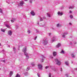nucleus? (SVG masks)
Instances as JSON below:
<instances>
[{"instance_id": "nucleus-25", "label": "nucleus", "mask_w": 77, "mask_h": 77, "mask_svg": "<svg viewBox=\"0 0 77 77\" xmlns=\"http://www.w3.org/2000/svg\"><path fill=\"white\" fill-rule=\"evenodd\" d=\"M40 21H43V19H42V18L41 17H40Z\"/></svg>"}, {"instance_id": "nucleus-6", "label": "nucleus", "mask_w": 77, "mask_h": 77, "mask_svg": "<svg viewBox=\"0 0 77 77\" xmlns=\"http://www.w3.org/2000/svg\"><path fill=\"white\" fill-rule=\"evenodd\" d=\"M23 5H24V2L23 1H21L20 2V4L18 5V6H23Z\"/></svg>"}, {"instance_id": "nucleus-58", "label": "nucleus", "mask_w": 77, "mask_h": 77, "mask_svg": "<svg viewBox=\"0 0 77 77\" xmlns=\"http://www.w3.org/2000/svg\"><path fill=\"white\" fill-rule=\"evenodd\" d=\"M55 3L56 4V2H55Z\"/></svg>"}, {"instance_id": "nucleus-59", "label": "nucleus", "mask_w": 77, "mask_h": 77, "mask_svg": "<svg viewBox=\"0 0 77 77\" xmlns=\"http://www.w3.org/2000/svg\"><path fill=\"white\" fill-rule=\"evenodd\" d=\"M14 20H15V19H14Z\"/></svg>"}, {"instance_id": "nucleus-30", "label": "nucleus", "mask_w": 77, "mask_h": 77, "mask_svg": "<svg viewBox=\"0 0 77 77\" xmlns=\"http://www.w3.org/2000/svg\"><path fill=\"white\" fill-rule=\"evenodd\" d=\"M13 50L15 53V51L16 50V49L15 48H13Z\"/></svg>"}, {"instance_id": "nucleus-28", "label": "nucleus", "mask_w": 77, "mask_h": 77, "mask_svg": "<svg viewBox=\"0 0 77 77\" xmlns=\"http://www.w3.org/2000/svg\"><path fill=\"white\" fill-rule=\"evenodd\" d=\"M48 35H49V36H51V33H48Z\"/></svg>"}, {"instance_id": "nucleus-10", "label": "nucleus", "mask_w": 77, "mask_h": 77, "mask_svg": "<svg viewBox=\"0 0 77 77\" xmlns=\"http://www.w3.org/2000/svg\"><path fill=\"white\" fill-rule=\"evenodd\" d=\"M61 46V44L60 43H59L57 44V45H56V47L57 48H59Z\"/></svg>"}, {"instance_id": "nucleus-24", "label": "nucleus", "mask_w": 77, "mask_h": 77, "mask_svg": "<svg viewBox=\"0 0 77 77\" xmlns=\"http://www.w3.org/2000/svg\"><path fill=\"white\" fill-rule=\"evenodd\" d=\"M27 32L28 33H29V34L31 33V32H30V30H28Z\"/></svg>"}, {"instance_id": "nucleus-19", "label": "nucleus", "mask_w": 77, "mask_h": 77, "mask_svg": "<svg viewBox=\"0 0 77 77\" xmlns=\"http://www.w3.org/2000/svg\"><path fill=\"white\" fill-rule=\"evenodd\" d=\"M15 77H20V75L18 73H17V75H16Z\"/></svg>"}, {"instance_id": "nucleus-38", "label": "nucleus", "mask_w": 77, "mask_h": 77, "mask_svg": "<svg viewBox=\"0 0 77 77\" xmlns=\"http://www.w3.org/2000/svg\"><path fill=\"white\" fill-rule=\"evenodd\" d=\"M45 69H48V66H47L45 67Z\"/></svg>"}, {"instance_id": "nucleus-34", "label": "nucleus", "mask_w": 77, "mask_h": 77, "mask_svg": "<svg viewBox=\"0 0 77 77\" xmlns=\"http://www.w3.org/2000/svg\"><path fill=\"white\" fill-rule=\"evenodd\" d=\"M36 32H37V33H39L40 32H39V31L37 30H36Z\"/></svg>"}, {"instance_id": "nucleus-3", "label": "nucleus", "mask_w": 77, "mask_h": 77, "mask_svg": "<svg viewBox=\"0 0 77 77\" xmlns=\"http://www.w3.org/2000/svg\"><path fill=\"white\" fill-rule=\"evenodd\" d=\"M55 61L57 65H60V64H61L60 61L57 58L55 59Z\"/></svg>"}, {"instance_id": "nucleus-43", "label": "nucleus", "mask_w": 77, "mask_h": 77, "mask_svg": "<svg viewBox=\"0 0 77 77\" xmlns=\"http://www.w3.org/2000/svg\"><path fill=\"white\" fill-rule=\"evenodd\" d=\"M11 22L12 23H14V20H11Z\"/></svg>"}, {"instance_id": "nucleus-49", "label": "nucleus", "mask_w": 77, "mask_h": 77, "mask_svg": "<svg viewBox=\"0 0 77 77\" xmlns=\"http://www.w3.org/2000/svg\"><path fill=\"white\" fill-rule=\"evenodd\" d=\"M43 19H45V17H43Z\"/></svg>"}, {"instance_id": "nucleus-1", "label": "nucleus", "mask_w": 77, "mask_h": 77, "mask_svg": "<svg viewBox=\"0 0 77 77\" xmlns=\"http://www.w3.org/2000/svg\"><path fill=\"white\" fill-rule=\"evenodd\" d=\"M26 51H27V48L26 47L23 48V51L24 53V54L26 56V59H28L29 58V54L26 53Z\"/></svg>"}, {"instance_id": "nucleus-11", "label": "nucleus", "mask_w": 77, "mask_h": 77, "mask_svg": "<svg viewBox=\"0 0 77 77\" xmlns=\"http://www.w3.org/2000/svg\"><path fill=\"white\" fill-rule=\"evenodd\" d=\"M57 14L58 15H59V16H62V15H63V13H60V11H59L58 12Z\"/></svg>"}, {"instance_id": "nucleus-29", "label": "nucleus", "mask_w": 77, "mask_h": 77, "mask_svg": "<svg viewBox=\"0 0 77 77\" xmlns=\"http://www.w3.org/2000/svg\"><path fill=\"white\" fill-rule=\"evenodd\" d=\"M0 12L1 13H3V12H2V10L0 8Z\"/></svg>"}, {"instance_id": "nucleus-2", "label": "nucleus", "mask_w": 77, "mask_h": 77, "mask_svg": "<svg viewBox=\"0 0 77 77\" xmlns=\"http://www.w3.org/2000/svg\"><path fill=\"white\" fill-rule=\"evenodd\" d=\"M44 45H47L48 44V39L47 38H45L41 41Z\"/></svg>"}, {"instance_id": "nucleus-33", "label": "nucleus", "mask_w": 77, "mask_h": 77, "mask_svg": "<svg viewBox=\"0 0 77 77\" xmlns=\"http://www.w3.org/2000/svg\"><path fill=\"white\" fill-rule=\"evenodd\" d=\"M36 39H37V36H36L34 38V40H36Z\"/></svg>"}, {"instance_id": "nucleus-14", "label": "nucleus", "mask_w": 77, "mask_h": 77, "mask_svg": "<svg viewBox=\"0 0 77 77\" xmlns=\"http://www.w3.org/2000/svg\"><path fill=\"white\" fill-rule=\"evenodd\" d=\"M65 65L67 66H68V65H69V62L68 61H66L65 62Z\"/></svg>"}, {"instance_id": "nucleus-39", "label": "nucleus", "mask_w": 77, "mask_h": 77, "mask_svg": "<svg viewBox=\"0 0 77 77\" xmlns=\"http://www.w3.org/2000/svg\"><path fill=\"white\" fill-rule=\"evenodd\" d=\"M39 34H40V35H42V32H40Z\"/></svg>"}, {"instance_id": "nucleus-17", "label": "nucleus", "mask_w": 77, "mask_h": 77, "mask_svg": "<svg viewBox=\"0 0 77 77\" xmlns=\"http://www.w3.org/2000/svg\"><path fill=\"white\" fill-rule=\"evenodd\" d=\"M57 27H61V26H62V25L58 23L57 24Z\"/></svg>"}, {"instance_id": "nucleus-57", "label": "nucleus", "mask_w": 77, "mask_h": 77, "mask_svg": "<svg viewBox=\"0 0 77 77\" xmlns=\"http://www.w3.org/2000/svg\"><path fill=\"white\" fill-rule=\"evenodd\" d=\"M20 50V49H18V50Z\"/></svg>"}, {"instance_id": "nucleus-54", "label": "nucleus", "mask_w": 77, "mask_h": 77, "mask_svg": "<svg viewBox=\"0 0 77 77\" xmlns=\"http://www.w3.org/2000/svg\"><path fill=\"white\" fill-rule=\"evenodd\" d=\"M72 63H73V62H72Z\"/></svg>"}, {"instance_id": "nucleus-8", "label": "nucleus", "mask_w": 77, "mask_h": 77, "mask_svg": "<svg viewBox=\"0 0 77 77\" xmlns=\"http://www.w3.org/2000/svg\"><path fill=\"white\" fill-rule=\"evenodd\" d=\"M8 33L9 36H11L12 34V31L11 30H9L8 32Z\"/></svg>"}, {"instance_id": "nucleus-7", "label": "nucleus", "mask_w": 77, "mask_h": 77, "mask_svg": "<svg viewBox=\"0 0 77 77\" xmlns=\"http://www.w3.org/2000/svg\"><path fill=\"white\" fill-rule=\"evenodd\" d=\"M68 33L67 32H64L63 33V35H62L63 38H65V35H67Z\"/></svg>"}, {"instance_id": "nucleus-47", "label": "nucleus", "mask_w": 77, "mask_h": 77, "mask_svg": "<svg viewBox=\"0 0 77 77\" xmlns=\"http://www.w3.org/2000/svg\"><path fill=\"white\" fill-rule=\"evenodd\" d=\"M72 42H70V45H72Z\"/></svg>"}, {"instance_id": "nucleus-23", "label": "nucleus", "mask_w": 77, "mask_h": 77, "mask_svg": "<svg viewBox=\"0 0 77 77\" xmlns=\"http://www.w3.org/2000/svg\"><path fill=\"white\" fill-rule=\"evenodd\" d=\"M18 25H16L15 26L16 29H18Z\"/></svg>"}, {"instance_id": "nucleus-35", "label": "nucleus", "mask_w": 77, "mask_h": 77, "mask_svg": "<svg viewBox=\"0 0 77 77\" xmlns=\"http://www.w3.org/2000/svg\"><path fill=\"white\" fill-rule=\"evenodd\" d=\"M50 59H53V57H52L51 56H50Z\"/></svg>"}, {"instance_id": "nucleus-36", "label": "nucleus", "mask_w": 77, "mask_h": 77, "mask_svg": "<svg viewBox=\"0 0 77 77\" xmlns=\"http://www.w3.org/2000/svg\"><path fill=\"white\" fill-rule=\"evenodd\" d=\"M37 75L38 76V77H40V75L38 73L37 74Z\"/></svg>"}, {"instance_id": "nucleus-44", "label": "nucleus", "mask_w": 77, "mask_h": 77, "mask_svg": "<svg viewBox=\"0 0 77 77\" xmlns=\"http://www.w3.org/2000/svg\"><path fill=\"white\" fill-rule=\"evenodd\" d=\"M54 41H55V40H54V39L52 40V42H54Z\"/></svg>"}, {"instance_id": "nucleus-18", "label": "nucleus", "mask_w": 77, "mask_h": 77, "mask_svg": "<svg viewBox=\"0 0 77 77\" xmlns=\"http://www.w3.org/2000/svg\"><path fill=\"white\" fill-rule=\"evenodd\" d=\"M69 9H74V6H72L69 7Z\"/></svg>"}, {"instance_id": "nucleus-15", "label": "nucleus", "mask_w": 77, "mask_h": 77, "mask_svg": "<svg viewBox=\"0 0 77 77\" xmlns=\"http://www.w3.org/2000/svg\"><path fill=\"white\" fill-rule=\"evenodd\" d=\"M12 74H13V72L11 71L10 73V77L12 76Z\"/></svg>"}, {"instance_id": "nucleus-46", "label": "nucleus", "mask_w": 77, "mask_h": 77, "mask_svg": "<svg viewBox=\"0 0 77 77\" xmlns=\"http://www.w3.org/2000/svg\"><path fill=\"white\" fill-rule=\"evenodd\" d=\"M72 24L71 23H69V26H71Z\"/></svg>"}, {"instance_id": "nucleus-42", "label": "nucleus", "mask_w": 77, "mask_h": 77, "mask_svg": "<svg viewBox=\"0 0 77 77\" xmlns=\"http://www.w3.org/2000/svg\"><path fill=\"white\" fill-rule=\"evenodd\" d=\"M60 71H62V68H60Z\"/></svg>"}, {"instance_id": "nucleus-27", "label": "nucleus", "mask_w": 77, "mask_h": 77, "mask_svg": "<svg viewBox=\"0 0 77 77\" xmlns=\"http://www.w3.org/2000/svg\"><path fill=\"white\" fill-rule=\"evenodd\" d=\"M30 68L29 67H27L26 69V71H29V70H30Z\"/></svg>"}, {"instance_id": "nucleus-21", "label": "nucleus", "mask_w": 77, "mask_h": 77, "mask_svg": "<svg viewBox=\"0 0 77 77\" xmlns=\"http://www.w3.org/2000/svg\"><path fill=\"white\" fill-rule=\"evenodd\" d=\"M47 15L48 17H51V16L50 14L47 13Z\"/></svg>"}, {"instance_id": "nucleus-48", "label": "nucleus", "mask_w": 77, "mask_h": 77, "mask_svg": "<svg viewBox=\"0 0 77 77\" xmlns=\"http://www.w3.org/2000/svg\"><path fill=\"white\" fill-rule=\"evenodd\" d=\"M69 13H70V14L72 13V11H69Z\"/></svg>"}, {"instance_id": "nucleus-9", "label": "nucleus", "mask_w": 77, "mask_h": 77, "mask_svg": "<svg viewBox=\"0 0 77 77\" xmlns=\"http://www.w3.org/2000/svg\"><path fill=\"white\" fill-rule=\"evenodd\" d=\"M30 13L32 16H34V15H35V13L33 11H32Z\"/></svg>"}, {"instance_id": "nucleus-16", "label": "nucleus", "mask_w": 77, "mask_h": 77, "mask_svg": "<svg viewBox=\"0 0 77 77\" xmlns=\"http://www.w3.org/2000/svg\"><path fill=\"white\" fill-rule=\"evenodd\" d=\"M60 53H61V54H65V52H64V51L63 50H62L60 52Z\"/></svg>"}, {"instance_id": "nucleus-40", "label": "nucleus", "mask_w": 77, "mask_h": 77, "mask_svg": "<svg viewBox=\"0 0 77 77\" xmlns=\"http://www.w3.org/2000/svg\"><path fill=\"white\" fill-rule=\"evenodd\" d=\"M66 77H68V74H66Z\"/></svg>"}, {"instance_id": "nucleus-13", "label": "nucleus", "mask_w": 77, "mask_h": 77, "mask_svg": "<svg viewBox=\"0 0 77 77\" xmlns=\"http://www.w3.org/2000/svg\"><path fill=\"white\" fill-rule=\"evenodd\" d=\"M53 55L55 57L57 55V53L56 52H53Z\"/></svg>"}, {"instance_id": "nucleus-5", "label": "nucleus", "mask_w": 77, "mask_h": 77, "mask_svg": "<svg viewBox=\"0 0 77 77\" xmlns=\"http://www.w3.org/2000/svg\"><path fill=\"white\" fill-rule=\"evenodd\" d=\"M38 68L40 70H42V65L39 64H38Z\"/></svg>"}, {"instance_id": "nucleus-12", "label": "nucleus", "mask_w": 77, "mask_h": 77, "mask_svg": "<svg viewBox=\"0 0 77 77\" xmlns=\"http://www.w3.org/2000/svg\"><path fill=\"white\" fill-rule=\"evenodd\" d=\"M1 32H2L5 33V31H6V29H3L2 28H1Z\"/></svg>"}, {"instance_id": "nucleus-22", "label": "nucleus", "mask_w": 77, "mask_h": 77, "mask_svg": "<svg viewBox=\"0 0 77 77\" xmlns=\"http://www.w3.org/2000/svg\"><path fill=\"white\" fill-rule=\"evenodd\" d=\"M71 56L72 57H75V56H74V55L73 54H72Z\"/></svg>"}, {"instance_id": "nucleus-37", "label": "nucleus", "mask_w": 77, "mask_h": 77, "mask_svg": "<svg viewBox=\"0 0 77 77\" xmlns=\"http://www.w3.org/2000/svg\"><path fill=\"white\" fill-rule=\"evenodd\" d=\"M2 53H5V50H3L2 51Z\"/></svg>"}, {"instance_id": "nucleus-50", "label": "nucleus", "mask_w": 77, "mask_h": 77, "mask_svg": "<svg viewBox=\"0 0 77 77\" xmlns=\"http://www.w3.org/2000/svg\"><path fill=\"white\" fill-rule=\"evenodd\" d=\"M53 39H54V38H55V37H54V36L53 37Z\"/></svg>"}, {"instance_id": "nucleus-32", "label": "nucleus", "mask_w": 77, "mask_h": 77, "mask_svg": "<svg viewBox=\"0 0 77 77\" xmlns=\"http://www.w3.org/2000/svg\"><path fill=\"white\" fill-rule=\"evenodd\" d=\"M73 42L74 44H76V42H75V41L74 40H73Z\"/></svg>"}, {"instance_id": "nucleus-53", "label": "nucleus", "mask_w": 77, "mask_h": 77, "mask_svg": "<svg viewBox=\"0 0 77 77\" xmlns=\"http://www.w3.org/2000/svg\"><path fill=\"white\" fill-rule=\"evenodd\" d=\"M44 56L43 57V58H44Z\"/></svg>"}, {"instance_id": "nucleus-4", "label": "nucleus", "mask_w": 77, "mask_h": 77, "mask_svg": "<svg viewBox=\"0 0 77 77\" xmlns=\"http://www.w3.org/2000/svg\"><path fill=\"white\" fill-rule=\"evenodd\" d=\"M9 23V21H7L5 22L4 23V24L6 27H7V28H8V29H11V26H9L8 24V23Z\"/></svg>"}, {"instance_id": "nucleus-31", "label": "nucleus", "mask_w": 77, "mask_h": 77, "mask_svg": "<svg viewBox=\"0 0 77 77\" xmlns=\"http://www.w3.org/2000/svg\"><path fill=\"white\" fill-rule=\"evenodd\" d=\"M41 62H44V59L42 58L41 60Z\"/></svg>"}, {"instance_id": "nucleus-52", "label": "nucleus", "mask_w": 77, "mask_h": 77, "mask_svg": "<svg viewBox=\"0 0 77 77\" xmlns=\"http://www.w3.org/2000/svg\"><path fill=\"white\" fill-rule=\"evenodd\" d=\"M28 0H25V1H26V2H27V1Z\"/></svg>"}, {"instance_id": "nucleus-56", "label": "nucleus", "mask_w": 77, "mask_h": 77, "mask_svg": "<svg viewBox=\"0 0 77 77\" xmlns=\"http://www.w3.org/2000/svg\"><path fill=\"white\" fill-rule=\"evenodd\" d=\"M1 70V68H0V70Z\"/></svg>"}, {"instance_id": "nucleus-20", "label": "nucleus", "mask_w": 77, "mask_h": 77, "mask_svg": "<svg viewBox=\"0 0 77 77\" xmlns=\"http://www.w3.org/2000/svg\"><path fill=\"white\" fill-rule=\"evenodd\" d=\"M24 75H28V73L27 72H24Z\"/></svg>"}, {"instance_id": "nucleus-55", "label": "nucleus", "mask_w": 77, "mask_h": 77, "mask_svg": "<svg viewBox=\"0 0 77 77\" xmlns=\"http://www.w3.org/2000/svg\"><path fill=\"white\" fill-rule=\"evenodd\" d=\"M38 24H39V23H38Z\"/></svg>"}, {"instance_id": "nucleus-45", "label": "nucleus", "mask_w": 77, "mask_h": 77, "mask_svg": "<svg viewBox=\"0 0 77 77\" xmlns=\"http://www.w3.org/2000/svg\"><path fill=\"white\" fill-rule=\"evenodd\" d=\"M1 61H2V62H5V60H2Z\"/></svg>"}, {"instance_id": "nucleus-26", "label": "nucleus", "mask_w": 77, "mask_h": 77, "mask_svg": "<svg viewBox=\"0 0 77 77\" xmlns=\"http://www.w3.org/2000/svg\"><path fill=\"white\" fill-rule=\"evenodd\" d=\"M69 17L71 18H73V16L72 15H70Z\"/></svg>"}, {"instance_id": "nucleus-51", "label": "nucleus", "mask_w": 77, "mask_h": 77, "mask_svg": "<svg viewBox=\"0 0 77 77\" xmlns=\"http://www.w3.org/2000/svg\"><path fill=\"white\" fill-rule=\"evenodd\" d=\"M1 45H2L1 44V43H0V46H1Z\"/></svg>"}, {"instance_id": "nucleus-41", "label": "nucleus", "mask_w": 77, "mask_h": 77, "mask_svg": "<svg viewBox=\"0 0 77 77\" xmlns=\"http://www.w3.org/2000/svg\"><path fill=\"white\" fill-rule=\"evenodd\" d=\"M32 65L33 66H34L35 65V64L33 63L32 64Z\"/></svg>"}]
</instances>
